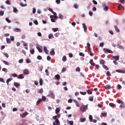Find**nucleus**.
Segmentation results:
<instances>
[{"mask_svg": "<svg viewBox=\"0 0 125 125\" xmlns=\"http://www.w3.org/2000/svg\"><path fill=\"white\" fill-rule=\"evenodd\" d=\"M89 63L90 64L92 65V66H95V63H94V62H93V59H91L89 61Z\"/></svg>", "mask_w": 125, "mask_h": 125, "instance_id": "f8f14e48", "label": "nucleus"}, {"mask_svg": "<svg viewBox=\"0 0 125 125\" xmlns=\"http://www.w3.org/2000/svg\"><path fill=\"white\" fill-rule=\"evenodd\" d=\"M89 120L90 122H93V117L91 115L89 116Z\"/></svg>", "mask_w": 125, "mask_h": 125, "instance_id": "c9c22d12", "label": "nucleus"}, {"mask_svg": "<svg viewBox=\"0 0 125 125\" xmlns=\"http://www.w3.org/2000/svg\"><path fill=\"white\" fill-rule=\"evenodd\" d=\"M50 18H54L55 20H57L58 17H57V16H53L52 15H51L50 16Z\"/></svg>", "mask_w": 125, "mask_h": 125, "instance_id": "ddd939ff", "label": "nucleus"}, {"mask_svg": "<svg viewBox=\"0 0 125 125\" xmlns=\"http://www.w3.org/2000/svg\"><path fill=\"white\" fill-rule=\"evenodd\" d=\"M33 22H34V24H35V25L39 24V22H38L37 20H34Z\"/></svg>", "mask_w": 125, "mask_h": 125, "instance_id": "4d7b16f0", "label": "nucleus"}, {"mask_svg": "<svg viewBox=\"0 0 125 125\" xmlns=\"http://www.w3.org/2000/svg\"><path fill=\"white\" fill-rule=\"evenodd\" d=\"M2 71H3V72H5V73H7V69L5 68H2Z\"/></svg>", "mask_w": 125, "mask_h": 125, "instance_id": "13d9d810", "label": "nucleus"}, {"mask_svg": "<svg viewBox=\"0 0 125 125\" xmlns=\"http://www.w3.org/2000/svg\"><path fill=\"white\" fill-rule=\"evenodd\" d=\"M37 49L40 53H42V49L40 47L37 46Z\"/></svg>", "mask_w": 125, "mask_h": 125, "instance_id": "6ab92c4d", "label": "nucleus"}, {"mask_svg": "<svg viewBox=\"0 0 125 125\" xmlns=\"http://www.w3.org/2000/svg\"><path fill=\"white\" fill-rule=\"evenodd\" d=\"M122 8H123L124 9V7L123 6V5H122L121 4H120L118 6V10H121V9H122Z\"/></svg>", "mask_w": 125, "mask_h": 125, "instance_id": "473e14b6", "label": "nucleus"}, {"mask_svg": "<svg viewBox=\"0 0 125 125\" xmlns=\"http://www.w3.org/2000/svg\"><path fill=\"white\" fill-rule=\"evenodd\" d=\"M30 54H31L33 55L35 53V50L34 49H33L32 50H30Z\"/></svg>", "mask_w": 125, "mask_h": 125, "instance_id": "37998d69", "label": "nucleus"}, {"mask_svg": "<svg viewBox=\"0 0 125 125\" xmlns=\"http://www.w3.org/2000/svg\"><path fill=\"white\" fill-rule=\"evenodd\" d=\"M50 55H54V54H55V52L54 50H52L50 51Z\"/></svg>", "mask_w": 125, "mask_h": 125, "instance_id": "ea45409f", "label": "nucleus"}, {"mask_svg": "<svg viewBox=\"0 0 125 125\" xmlns=\"http://www.w3.org/2000/svg\"><path fill=\"white\" fill-rule=\"evenodd\" d=\"M5 20L7 21V22H8V23H11V21H10L9 19L6 18Z\"/></svg>", "mask_w": 125, "mask_h": 125, "instance_id": "de8ad7c7", "label": "nucleus"}, {"mask_svg": "<svg viewBox=\"0 0 125 125\" xmlns=\"http://www.w3.org/2000/svg\"><path fill=\"white\" fill-rule=\"evenodd\" d=\"M112 60H115V61H118V60H120V56H112Z\"/></svg>", "mask_w": 125, "mask_h": 125, "instance_id": "7ed1b4c3", "label": "nucleus"}, {"mask_svg": "<svg viewBox=\"0 0 125 125\" xmlns=\"http://www.w3.org/2000/svg\"><path fill=\"white\" fill-rule=\"evenodd\" d=\"M37 59H38V60H42V56L39 55L37 56Z\"/></svg>", "mask_w": 125, "mask_h": 125, "instance_id": "603ef678", "label": "nucleus"}, {"mask_svg": "<svg viewBox=\"0 0 125 125\" xmlns=\"http://www.w3.org/2000/svg\"><path fill=\"white\" fill-rule=\"evenodd\" d=\"M76 72H81V69L80 68V67H77L76 68Z\"/></svg>", "mask_w": 125, "mask_h": 125, "instance_id": "680f3d73", "label": "nucleus"}, {"mask_svg": "<svg viewBox=\"0 0 125 125\" xmlns=\"http://www.w3.org/2000/svg\"><path fill=\"white\" fill-rule=\"evenodd\" d=\"M100 64H102V65H104V64H105V61H104V60H101L100 62Z\"/></svg>", "mask_w": 125, "mask_h": 125, "instance_id": "c85d7f7f", "label": "nucleus"}, {"mask_svg": "<svg viewBox=\"0 0 125 125\" xmlns=\"http://www.w3.org/2000/svg\"><path fill=\"white\" fill-rule=\"evenodd\" d=\"M120 108H121V109H123V108H125V104H121L120 105Z\"/></svg>", "mask_w": 125, "mask_h": 125, "instance_id": "58836bf2", "label": "nucleus"}, {"mask_svg": "<svg viewBox=\"0 0 125 125\" xmlns=\"http://www.w3.org/2000/svg\"><path fill=\"white\" fill-rule=\"evenodd\" d=\"M60 117H61V115L60 114H58L56 116H53V120H56V119H59L60 118Z\"/></svg>", "mask_w": 125, "mask_h": 125, "instance_id": "6e6552de", "label": "nucleus"}, {"mask_svg": "<svg viewBox=\"0 0 125 125\" xmlns=\"http://www.w3.org/2000/svg\"><path fill=\"white\" fill-rule=\"evenodd\" d=\"M56 114H58L60 112V109L59 108H57L55 110Z\"/></svg>", "mask_w": 125, "mask_h": 125, "instance_id": "f704fd0d", "label": "nucleus"}, {"mask_svg": "<svg viewBox=\"0 0 125 125\" xmlns=\"http://www.w3.org/2000/svg\"><path fill=\"white\" fill-rule=\"evenodd\" d=\"M49 96H50L53 99H54V95L53 94V92L50 91L49 93Z\"/></svg>", "mask_w": 125, "mask_h": 125, "instance_id": "423d86ee", "label": "nucleus"}, {"mask_svg": "<svg viewBox=\"0 0 125 125\" xmlns=\"http://www.w3.org/2000/svg\"><path fill=\"white\" fill-rule=\"evenodd\" d=\"M109 105L110 107H115V104L114 103H110L109 104Z\"/></svg>", "mask_w": 125, "mask_h": 125, "instance_id": "49530a36", "label": "nucleus"}, {"mask_svg": "<svg viewBox=\"0 0 125 125\" xmlns=\"http://www.w3.org/2000/svg\"><path fill=\"white\" fill-rule=\"evenodd\" d=\"M55 120V124L56 125H60V121H59V119H54Z\"/></svg>", "mask_w": 125, "mask_h": 125, "instance_id": "9d476101", "label": "nucleus"}, {"mask_svg": "<svg viewBox=\"0 0 125 125\" xmlns=\"http://www.w3.org/2000/svg\"><path fill=\"white\" fill-rule=\"evenodd\" d=\"M89 101H93V96H90L89 97Z\"/></svg>", "mask_w": 125, "mask_h": 125, "instance_id": "a18cd8bd", "label": "nucleus"}, {"mask_svg": "<svg viewBox=\"0 0 125 125\" xmlns=\"http://www.w3.org/2000/svg\"><path fill=\"white\" fill-rule=\"evenodd\" d=\"M79 55L80 56H83V57H84V54H83V53H82V52L80 53Z\"/></svg>", "mask_w": 125, "mask_h": 125, "instance_id": "69168bd1", "label": "nucleus"}, {"mask_svg": "<svg viewBox=\"0 0 125 125\" xmlns=\"http://www.w3.org/2000/svg\"><path fill=\"white\" fill-rule=\"evenodd\" d=\"M103 116L104 117H107V112H103Z\"/></svg>", "mask_w": 125, "mask_h": 125, "instance_id": "338daca9", "label": "nucleus"}, {"mask_svg": "<svg viewBox=\"0 0 125 125\" xmlns=\"http://www.w3.org/2000/svg\"><path fill=\"white\" fill-rule=\"evenodd\" d=\"M3 63L5 64V65H9V62H6V61H2Z\"/></svg>", "mask_w": 125, "mask_h": 125, "instance_id": "72a5a7b5", "label": "nucleus"}, {"mask_svg": "<svg viewBox=\"0 0 125 125\" xmlns=\"http://www.w3.org/2000/svg\"><path fill=\"white\" fill-rule=\"evenodd\" d=\"M45 72L46 76H49V73H48V70L45 69Z\"/></svg>", "mask_w": 125, "mask_h": 125, "instance_id": "6e6d98bb", "label": "nucleus"}, {"mask_svg": "<svg viewBox=\"0 0 125 125\" xmlns=\"http://www.w3.org/2000/svg\"><path fill=\"white\" fill-rule=\"evenodd\" d=\"M73 101L74 103H75L77 107H80V104H79V102H78L77 100H74Z\"/></svg>", "mask_w": 125, "mask_h": 125, "instance_id": "dca6fc26", "label": "nucleus"}, {"mask_svg": "<svg viewBox=\"0 0 125 125\" xmlns=\"http://www.w3.org/2000/svg\"><path fill=\"white\" fill-rule=\"evenodd\" d=\"M52 30L54 32H57L58 31V28H52Z\"/></svg>", "mask_w": 125, "mask_h": 125, "instance_id": "0e129e2a", "label": "nucleus"}, {"mask_svg": "<svg viewBox=\"0 0 125 125\" xmlns=\"http://www.w3.org/2000/svg\"><path fill=\"white\" fill-rule=\"evenodd\" d=\"M62 61H63V62H66V61H67V57L66 56H64L62 57Z\"/></svg>", "mask_w": 125, "mask_h": 125, "instance_id": "2f4dec72", "label": "nucleus"}, {"mask_svg": "<svg viewBox=\"0 0 125 125\" xmlns=\"http://www.w3.org/2000/svg\"><path fill=\"white\" fill-rule=\"evenodd\" d=\"M114 28L116 32H117L118 33H120V29L118 28V26H117V25L114 26Z\"/></svg>", "mask_w": 125, "mask_h": 125, "instance_id": "bb28decb", "label": "nucleus"}, {"mask_svg": "<svg viewBox=\"0 0 125 125\" xmlns=\"http://www.w3.org/2000/svg\"><path fill=\"white\" fill-rule=\"evenodd\" d=\"M105 89H111V85L107 84L105 86Z\"/></svg>", "mask_w": 125, "mask_h": 125, "instance_id": "4be33fe9", "label": "nucleus"}, {"mask_svg": "<svg viewBox=\"0 0 125 125\" xmlns=\"http://www.w3.org/2000/svg\"><path fill=\"white\" fill-rule=\"evenodd\" d=\"M10 40L12 41V42H13V41H14L15 38L13 36H10Z\"/></svg>", "mask_w": 125, "mask_h": 125, "instance_id": "3c124183", "label": "nucleus"}, {"mask_svg": "<svg viewBox=\"0 0 125 125\" xmlns=\"http://www.w3.org/2000/svg\"><path fill=\"white\" fill-rule=\"evenodd\" d=\"M103 50H104V53H111V54H113V51L112 50H111L110 49H107L106 48H104L103 49Z\"/></svg>", "mask_w": 125, "mask_h": 125, "instance_id": "f03ea898", "label": "nucleus"}, {"mask_svg": "<svg viewBox=\"0 0 125 125\" xmlns=\"http://www.w3.org/2000/svg\"><path fill=\"white\" fill-rule=\"evenodd\" d=\"M116 72H117V73H121L122 74H125V70H122L121 69H117L116 70Z\"/></svg>", "mask_w": 125, "mask_h": 125, "instance_id": "0eeeda50", "label": "nucleus"}, {"mask_svg": "<svg viewBox=\"0 0 125 125\" xmlns=\"http://www.w3.org/2000/svg\"><path fill=\"white\" fill-rule=\"evenodd\" d=\"M24 75H28L29 74V70L28 69H24L23 71Z\"/></svg>", "mask_w": 125, "mask_h": 125, "instance_id": "1a4fd4ad", "label": "nucleus"}, {"mask_svg": "<svg viewBox=\"0 0 125 125\" xmlns=\"http://www.w3.org/2000/svg\"><path fill=\"white\" fill-rule=\"evenodd\" d=\"M6 41L7 43H10L11 42V40H10V39L8 38H6Z\"/></svg>", "mask_w": 125, "mask_h": 125, "instance_id": "5701e85b", "label": "nucleus"}, {"mask_svg": "<svg viewBox=\"0 0 125 125\" xmlns=\"http://www.w3.org/2000/svg\"><path fill=\"white\" fill-rule=\"evenodd\" d=\"M87 93H88V94H92V91H91V90H90V89H88V90H87Z\"/></svg>", "mask_w": 125, "mask_h": 125, "instance_id": "4c0bfd02", "label": "nucleus"}, {"mask_svg": "<svg viewBox=\"0 0 125 125\" xmlns=\"http://www.w3.org/2000/svg\"><path fill=\"white\" fill-rule=\"evenodd\" d=\"M12 77H14V78H17V77H18V75L16 73H14L12 74Z\"/></svg>", "mask_w": 125, "mask_h": 125, "instance_id": "a19ab883", "label": "nucleus"}, {"mask_svg": "<svg viewBox=\"0 0 125 125\" xmlns=\"http://www.w3.org/2000/svg\"><path fill=\"white\" fill-rule=\"evenodd\" d=\"M108 9H109V7L106 6L104 8V11H107V10H108Z\"/></svg>", "mask_w": 125, "mask_h": 125, "instance_id": "864d4df0", "label": "nucleus"}, {"mask_svg": "<svg viewBox=\"0 0 125 125\" xmlns=\"http://www.w3.org/2000/svg\"><path fill=\"white\" fill-rule=\"evenodd\" d=\"M14 85L16 87H19V86H20V83H19L14 82Z\"/></svg>", "mask_w": 125, "mask_h": 125, "instance_id": "4468645a", "label": "nucleus"}, {"mask_svg": "<svg viewBox=\"0 0 125 125\" xmlns=\"http://www.w3.org/2000/svg\"><path fill=\"white\" fill-rule=\"evenodd\" d=\"M103 67L104 69V70H109V68L107 67V66L104 64L103 65Z\"/></svg>", "mask_w": 125, "mask_h": 125, "instance_id": "7c9ffc66", "label": "nucleus"}, {"mask_svg": "<svg viewBox=\"0 0 125 125\" xmlns=\"http://www.w3.org/2000/svg\"><path fill=\"white\" fill-rule=\"evenodd\" d=\"M37 92L38 93H42V92H43V89L42 88L38 89Z\"/></svg>", "mask_w": 125, "mask_h": 125, "instance_id": "a211bd4d", "label": "nucleus"}, {"mask_svg": "<svg viewBox=\"0 0 125 125\" xmlns=\"http://www.w3.org/2000/svg\"><path fill=\"white\" fill-rule=\"evenodd\" d=\"M74 8H76V9H78V8H79V5H78L77 4H74Z\"/></svg>", "mask_w": 125, "mask_h": 125, "instance_id": "79ce46f5", "label": "nucleus"}, {"mask_svg": "<svg viewBox=\"0 0 125 125\" xmlns=\"http://www.w3.org/2000/svg\"><path fill=\"white\" fill-rule=\"evenodd\" d=\"M13 12L15 13L18 12V10L17 9V8L14 7L13 8Z\"/></svg>", "mask_w": 125, "mask_h": 125, "instance_id": "8fccbe9b", "label": "nucleus"}, {"mask_svg": "<svg viewBox=\"0 0 125 125\" xmlns=\"http://www.w3.org/2000/svg\"><path fill=\"white\" fill-rule=\"evenodd\" d=\"M80 110L82 112V113H84V112H85L86 110H87V105H82L80 108Z\"/></svg>", "mask_w": 125, "mask_h": 125, "instance_id": "f257e3e1", "label": "nucleus"}, {"mask_svg": "<svg viewBox=\"0 0 125 125\" xmlns=\"http://www.w3.org/2000/svg\"><path fill=\"white\" fill-rule=\"evenodd\" d=\"M43 50H44V52H45V53L46 54H48V50H47V48L46 47L44 46Z\"/></svg>", "mask_w": 125, "mask_h": 125, "instance_id": "9b49d317", "label": "nucleus"}, {"mask_svg": "<svg viewBox=\"0 0 125 125\" xmlns=\"http://www.w3.org/2000/svg\"><path fill=\"white\" fill-rule=\"evenodd\" d=\"M118 89H122V86L120 84L117 85Z\"/></svg>", "mask_w": 125, "mask_h": 125, "instance_id": "bf43d9fd", "label": "nucleus"}, {"mask_svg": "<svg viewBox=\"0 0 125 125\" xmlns=\"http://www.w3.org/2000/svg\"><path fill=\"white\" fill-rule=\"evenodd\" d=\"M12 78H9L6 81V83L7 84V85H8V84H9V82H11V81L12 80Z\"/></svg>", "mask_w": 125, "mask_h": 125, "instance_id": "a878e982", "label": "nucleus"}, {"mask_svg": "<svg viewBox=\"0 0 125 125\" xmlns=\"http://www.w3.org/2000/svg\"><path fill=\"white\" fill-rule=\"evenodd\" d=\"M17 78L20 80H22L24 78V76H23V74H20Z\"/></svg>", "mask_w": 125, "mask_h": 125, "instance_id": "2eb2a0df", "label": "nucleus"}, {"mask_svg": "<svg viewBox=\"0 0 125 125\" xmlns=\"http://www.w3.org/2000/svg\"><path fill=\"white\" fill-rule=\"evenodd\" d=\"M83 26L84 29V32H86V30H87V27H86V25H85V24L83 23Z\"/></svg>", "mask_w": 125, "mask_h": 125, "instance_id": "f3484780", "label": "nucleus"}, {"mask_svg": "<svg viewBox=\"0 0 125 125\" xmlns=\"http://www.w3.org/2000/svg\"><path fill=\"white\" fill-rule=\"evenodd\" d=\"M14 31L16 32H19V33H20L21 32V29L18 28H16L14 29Z\"/></svg>", "mask_w": 125, "mask_h": 125, "instance_id": "aec40b11", "label": "nucleus"}, {"mask_svg": "<svg viewBox=\"0 0 125 125\" xmlns=\"http://www.w3.org/2000/svg\"><path fill=\"white\" fill-rule=\"evenodd\" d=\"M28 115V113L27 112H24L22 114H20V117L21 118H25L26 116Z\"/></svg>", "mask_w": 125, "mask_h": 125, "instance_id": "20e7f679", "label": "nucleus"}, {"mask_svg": "<svg viewBox=\"0 0 125 125\" xmlns=\"http://www.w3.org/2000/svg\"><path fill=\"white\" fill-rule=\"evenodd\" d=\"M0 82L1 83H5V82H4V79L1 78H0Z\"/></svg>", "mask_w": 125, "mask_h": 125, "instance_id": "052dcab7", "label": "nucleus"}, {"mask_svg": "<svg viewBox=\"0 0 125 125\" xmlns=\"http://www.w3.org/2000/svg\"><path fill=\"white\" fill-rule=\"evenodd\" d=\"M66 68L65 67H63L61 73H64V72H66Z\"/></svg>", "mask_w": 125, "mask_h": 125, "instance_id": "5fc2aeb1", "label": "nucleus"}, {"mask_svg": "<svg viewBox=\"0 0 125 125\" xmlns=\"http://www.w3.org/2000/svg\"><path fill=\"white\" fill-rule=\"evenodd\" d=\"M81 123H84L86 121V119L85 118H81L80 119Z\"/></svg>", "mask_w": 125, "mask_h": 125, "instance_id": "393cba45", "label": "nucleus"}, {"mask_svg": "<svg viewBox=\"0 0 125 125\" xmlns=\"http://www.w3.org/2000/svg\"><path fill=\"white\" fill-rule=\"evenodd\" d=\"M39 83L40 85H42V83H43V81H42V79L41 78L39 80Z\"/></svg>", "mask_w": 125, "mask_h": 125, "instance_id": "cd10ccee", "label": "nucleus"}, {"mask_svg": "<svg viewBox=\"0 0 125 125\" xmlns=\"http://www.w3.org/2000/svg\"><path fill=\"white\" fill-rule=\"evenodd\" d=\"M87 48L88 49H89L90 48V43H87Z\"/></svg>", "mask_w": 125, "mask_h": 125, "instance_id": "774afa93", "label": "nucleus"}, {"mask_svg": "<svg viewBox=\"0 0 125 125\" xmlns=\"http://www.w3.org/2000/svg\"><path fill=\"white\" fill-rule=\"evenodd\" d=\"M25 38H26L25 35L23 34L21 35V39H22V40H24V39H25Z\"/></svg>", "mask_w": 125, "mask_h": 125, "instance_id": "e2e57ef3", "label": "nucleus"}, {"mask_svg": "<svg viewBox=\"0 0 125 125\" xmlns=\"http://www.w3.org/2000/svg\"><path fill=\"white\" fill-rule=\"evenodd\" d=\"M48 38L50 39H51L52 38H53H53H54V36H53V34L51 33V34H49Z\"/></svg>", "mask_w": 125, "mask_h": 125, "instance_id": "c756f323", "label": "nucleus"}, {"mask_svg": "<svg viewBox=\"0 0 125 125\" xmlns=\"http://www.w3.org/2000/svg\"><path fill=\"white\" fill-rule=\"evenodd\" d=\"M67 123H68L70 125H74V121H69V120H67Z\"/></svg>", "mask_w": 125, "mask_h": 125, "instance_id": "b1692460", "label": "nucleus"}, {"mask_svg": "<svg viewBox=\"0 0 125 125\" xmlns=\"http://www.w3.org/2000/svg\"><path fill=\"white\" fill-rule=\"evenodd\" d=\"M61 79L60 75L59 74H57L55 76V79L56 81H59Z\"/></svg>", "mask_w": 125, "mask_h": 125, "instance_id": "39448f33", "label": "nucleus"}, {"mask_svg": "<svg viewBox=\"0 0 125 125\" xmlns=\"http://www.w3.org/2000/svg\"><path fill=\"white\" fill-rule=\"evenodd\" d=\"M117 103L119 104H124V102H123L122 100H119L117 101Z\"/></svg>", "mask_w": 125, "mask_h": 125, "instance_id": "c03bdc74", "label": "nucleus"}, {"mask_svg": "<svg viewBox=\"0 0 125 125\" xmlns=\"http://www.w3.org/2000/svg\"><path fill=\"white\" fill-rule=\"evenodd\" d=\"M4 14V12L2 11H0V16H3Z\"/></svg>", "mask_w": 125, "mask_h": 125, "instance_id": "09e8293b", "label": "nucleus"}, {"mask_svg": "<svg viewBox=\"0 0 125 125\" xmlns=\"http://www.w3.org/2000/svg\"><path fill=\"white\" fill-rule=\"evenodd\" d=\"M41 102H42V99H40L39 100H38L36 103V105H39V104H40V103H41Z\"/></svg>", "mask_w": 125, "mask_h": 125, "instance_id": "e433bc0d", "label": "nucleus"}, {"mask_svg": "<svg viewBox=\"0 0 125 125\" xmlns=\"http://www.w3.org/2000/svg\"><path fill=\"white\" fill-rule=\"evenodd\" d=\"M41 100L43 102H45V101H46V97L44 96H42V98Z\"/></svg>", "mask_w": 125, "mask_h": 125, "instance_id": "412c9836", "label": "nucleus"}]
</instances>
